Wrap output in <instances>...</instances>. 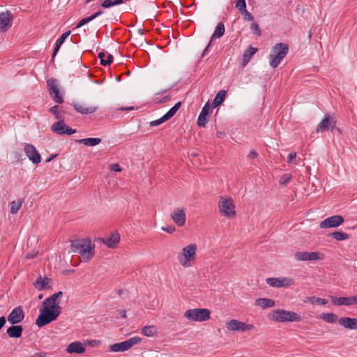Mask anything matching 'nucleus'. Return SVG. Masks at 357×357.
Segmentation results:
<instances>
[{
  "instance_id": "nucleus-1",
  "label": "nucleus",
  "mask_w": 357,
  "mask_h": 357,
  "mask_svg": "<svg viewBox=\"0 0 357 357\" xmlns=\"http://www.w3.org/2000/svg\"><path fill=\"white\" fill-rule=\"evenodd\" d=\"M62 291H58L45 299L40 307V314L36 320V324L41 328L56 320L61 312L59 298Z\"/></svg>"
},
{
  "instance_id": "nucleus-2",
  "label": "nucleus",
  "mask_w": 357,
  "mask_h": 357,
  "mask_svg": "<svg viewBox=\"0 0 357 357\" xmlns=\"http://www.w3.org/2000/svg\"><path fill=\"white\" fill-rule=\"evenodd\" d=\"M70 249L80 255L81 261L84 263L89 261L95 255V245L87 238L72 241Z\"/></svg>"
},
{
  "instance_id": "nucleus-3",
  "label": "nucleus",
  "mask_w": 357,
  "mask_h": 357,
  "mask_svg": "<svg viewBox=\"0 0 357 357\" xmlns=\"http://www.w3.org/2000/svg\"><path fill=\"white\" fill-rule=\"evenodd\" d=\"M197 250V245L195 243H190L183 247L177 255L180 265L184 268L191 267L196 259Z\"/></svg>"
},
{
  "instance_id": "nucleus-4",
  "label": "nucleus",
  "mask_w": 357,
  "mask_h": 357,
  "mask_svg": "<svg viewBox=\"0 0 357 357\" xmlns=\"http://www.w3.org/2000/svg\"><path fill=\"white\" fill-rule=\"evenodd\" d=\"M268 318L275 322H298L301 321V317L296 312L285 310H273L268 314Z\"/></svg>"
},
{
  "instance_id": "nucleus-5",
  "label": "nucleus",
  "mask_w": 357,
  "mask_h": 357,
  "mask_svg": "<svg viewBox=\"0 0 357 357\" xmlns=\"http://www.w3.org/2000/svg\"><path fill=\"white\" fill-rule=\"evenodd\" d=\"M289 52V45L287 43H276L271 49L269 55L270 66L275 68H277L282 59L287 56Z\"/></svg>"
},
{
  "instance_id": "nucleus-6",
  "label": "nucleus",
  "mask_w": 357,
  "mask_h": 357,
  "mask_svg": "<svg viewBox=\"0 0 357 357\" xmlns=\"http://www.w3.org/2000/svg\"><path fill=\"white\" fill-rule=\"evenodd\" d=\"M219 213L227 218L236 217L235 204L230 197H220L218 204Z\"/></svg>"
},
{
  "instance_id": "nucleus-7",
  "label": "nucleus",
  "mask_w": 357,
  "mask_h": 357,
  "mask_svg": "<svg viewBox=\"0 0 357 357\" xmlns=\"http://www.w3.org/2000/svg\"><path fill=\"white\" fill-rule=\"evenodd\" d=\"M211 311L206 308L190 309L185 312L184 317L192 321H204L210 319Z\"/></svg>"
},
{
  "instance_id": "nucleus-8",
  "label": "nucleus",
  "mask_w": 357,
  "mask_h": 357,
  "mask_svg": "<svg viewBox=\"0 0 357 357\" xmlns=\"http://www.w3.org/2000/svg\"><path fill=\"white\" fill-rule=\"evenodd\" d=\"M139 337H132L126 341L115 343L109 346V350L112 352H124L129 350L132 347L141 342Z\"/></svg>"
},
{
  "instance_id": "nucleus-9",
  "label": "nucleus",
  "mask_w": 357,
  "mask_h": 357,
  "mask_svg": "<svg viewBox=\"0 0 357 357\" xmlns=\"http://www.w3.org/2000/svg\"><path fill=\"white\" fill-rule=\"evenodd\" d=\"M226 328L230 331H250L255 328L253 324H246L237 319H231L226 322Z\"/></svg>"
},
{
  "instance_id": "nucleus-10",
  "label": "nucleus",
  "mask_w": 357,
  "mask_h": 357,
  "mask_svg": "<svg viewBox=\"0 0 357 357\" xmlns=\"http://www.w3.org/2000/svg\"><path fill=\"white\" fill-rule=\"evenodd\" d=\"M47 85L52 99L59 104L62 103L63 102V98L62 95L60 93L57 79L53 78L49 79L47 81Z\"/></svg>"
},
{
  "instance_id": "nucleus-11",
  "label": "nucleus",
  "mask_w": 357,
  "mask_h": 357,
  "mask_svg": "<svg viewBox=\"0 0 357 357\" xmlns=\"http://www.w3.org/2000/svg\"><path fill=\"white\" fill-rule=\"evenodd\" d=\"M266 282L271 287L281 288L294 284V280L288 277L268 278L266 280Z\"/></svg>"
},
{
  "instance_id": "nucleus-12",
  "label": "nucleus",
  "mask_w": 357,
  "mask_h": 357,
  "mask_svg": "<svg viewBox=\"0 0 357 357\" xmlns=\"http://www.w3.org/2000/svg\"><path fill=\"white\" fill-rule=\"evenodd\" d=\"M294 258L297 261H321L324 259V255L319 252H297Z\"/></svg>"
},
{
  "instance_id": "nucleus-13",
  "label": "nucleus",
  "mask_w": 357,
  "mask_h": 357,
  "mask_svg": "<svg viewBox=\"0 0 357 357\" xmlns=\"http://www.w3.org/2000/svg\"><path fill=\"white\" fill-rule=\"evenodd\" d=\"M51 130L53 132L60 135H71L76 132L75 129H73L70 127L66 125L63 119H62L61 121H58L57 122L54 123L51 127Z\"/></svg>"
},
{
  "instance_id": "nucleus-14",
  "label": "nucleus",
  "mask_w": 357,
  "mask_h": 357,
  "mask_svg": "<svg viewBox=\"0 0 357 357\" xmlns=\"http://www.w3.org/2000/svg\"><path fill=\"white\" fill-rule=\"evenodd\" d=\"M344 221V218L342 215H335L321 221L319 227L321 229L335 228L341 225Z\"/></svg>"
},
{
  "instance_id": "nucleus-15",
  "label": "nucleus",
  "mask_w": 357,
  "mask_h": 357,
  "mask_svg": "<svg viewBox=\"0 0 357 357\" xmlns=\"http://www.w3.org/2000/svg\"><path fill=\"white\" fill-rule=\"evenodd\" d=\"M336 126L335 119L329 114H326L322 121L317 125V132H323L325 130H333Z\"/></svg>"
},
{
  "instance_id": "nucleus-16",
  "label": "nucleus",
  "mask_w": 357,
  "mask_h": 357,
  "mask_svg": "<svg viewBox=\"0 0 357 357\" xmlns=\"http://www.w3.org/2000/svg\"><path fill=\"white\" fill-rule=\"evenodd\" d=\"M171 218L178 227H183L185 224L186 213L183 208H176L171 213Z\"/></svg>"
},
{
  "instance_id": "nucleus-17",
  "label": "nucleus",
  "mask_w": 357,
  "mask_h": 357,
  "mask_svg": "<svg viewBox=\"0 0 357 357\" xmlns=\"http://www.w3.org/2000/svg\"><path fill=\"white\" fill-rule=\"evenodd\" d=\"M24 151L26 155L33 164H38L40 162V155L33 145L31 144H25Z\"/></svg>"
},
{
  "instance_id": "nucleus-18",
  "label": "nucleus",
  "mask_w": 357,
  "mask_h": 357,
  "mask_svg": "<svg viewBox=\"0 0 357 357\" xmlns=\"http://www.w3.org/2000/svg\"><path fill=\"white\" fill-rule=\"evenodd\" d=\"M24 319V313L21 306H18L13 309L8 316V321L12 324H17Z\"/></svg>"
},
{
  "instance_id": "nucleus-19",
  "label": "nucleus",
  "mask_w": 357,
  "mask_h": 357,
  "mask_svg": "<svg viewBox=\"0 0 357 357\" xmlns=\"http://www.w3.org/2000/svg\"><path fill=\"white\" fill-rule=\"evenodd\" d=\"M13 15L10 11L0 13V32L6 31L11 26Z\"/></svg>"
},
{
  "instance_id": "nucleus-20",
  "label": "nucleus",
  "mask_w": 357,
  "mask_h": 357,
  "mask_svg": "<svg viewBox=\"0 0 357 357\" xmlns=\"http://www.w3.org/2000/svg\"><path fill=\"white\" fill-rule=\"evenodd\" d=\"M97 241L104 243L109 248H115L120 241V235L117 231H114L109 237L98 238Z\"/></svg>"
},
{
  "instance_id": "nucleus-21",
  "label": "nucleus",
  "mask_w": 357,
  "mask_h": 357,
  "mask_svg": "<svg viewBox=\"0 0 357 357\" xmlns=\"http://www.w3.org/2000/svg\"><path fill=\"white\" fill-rule=\"evenodd\" d=\"M211 112V106L208 102L206 103L203 107L197 119V126L199 127H205L208 121V115Z\"/></svg>"
},
{
  "instance_id": "nucleus-22",
  "label": "nucleus",
  "mask_w": 357,
  "mask_h": 357,
  "mask_svg": "<svg viewBox=\"0 0 357 357\" xmlns=\"http://www.w3.org/2000/svg\"><path fill=\"white\" fill-rule=\"evenodd\" d=\"M75 111L82 114H90L96 112L98 107L94 105H86L84 103L75 102L73 104Z\"/></svg>"
},
{
  "instance_id": "nucleus-23",
  "label": "nucleus",
  "mask_w": 357,
  "mask_h": 357,
  "mask_svg": "<svg viewBox=\"0 0 357 357\" xmlns=\"http://www.w3.org/2000/svg\"><path fill=\"white\" fill-rule=\"evenodd\" d=\"M333 303L336 305H352L357 304V296L339 297L333 298Z\"/></svg>"
},
{
  "instance_id": "nucleus-24",
  "label": "nucleus",
  "mask_w": 357,
  "mask_h": 357,
  "mask_svg": "<svg viewBox=\"0 0 357 357\" xmlns=\"http://www.w3.org/2000/svg\"><path fill=\"white\" fill-rule=\"evenodd\" d=\"M338 321L339 324L345 328L351 330L357 329V318L342 317Z\"/></svg>"
},
{
  "instance_id": "nucleus-25",
  "label": "nucleus",
  "mask_w": 357,
  "mask_h": 357,
  "mask_svg": "<svg viewBox=\"0 0 357 357\" xmlns=\"http://www.w3.org/2000/svg\"><path fill=\"white\" fill-rule=\"evenodd\" d=\"M225 29L224 24L222 22L218 23L215 31H214V33H213L212 37L211 38V40L209 41L208 45L206 46V47L205 48V50L204 51V54H205L206 52H207L208 48L211 45L212 40L215 38H219L222 37L225 33Z\"/></svg>"
},
{
  "instance_id": "nucleus-26",
  "label": "nucleus",
  "mask_w": 357,
  "mask_h": 357,
  "mask_svg": "<svg viewBox=\"0 0 357 357\" xmlns=\"http://www.w3.org/2000/svg\"><path fill=\"white\" fill-rule=\"evenodd\" d=\"M66 351L70 354H83L85 348L80 342H73L67 347Z\"/></svg>"
},
{
  "instance_id": "nucleus-27",
  "label": "nucleus",
  "mask_w": 357,
  "mask_h": 357,
  "mask_svg": "<svg viewBox=\"0 0 357 357\" xmlns=\"http://www.w3.org/2000/svg\"><path fill=\"white\" fill-rule=\"evenodd\" d=\"M23 332V328L22 326L20 325H13L12 326L9 327L6 333L10 337L13 338H18L22 336Z\"/></svg>"
},
{
  "instance_id": "nucleus-28",
  "label": "nucleus",
  "mask_w": 357,
  "mask_h": 357,
  "mask_svg": "<svg viewBox=\"0 0 357 357\" xmlns=\"http://www.w3.org/2000/svg\"><path fill=\"white\" fill-rule=\"evenodd\" d=\"M50 282L51 279L48 278H42L41 276H40L34 282L33 286L38 291H42L49 287V284L50 283Z\"/></svg>"
},
{
  "instance_id": "nucleus-29",
  "label": "nucleus",
  "mask_w": 357,
  "mask_h": 357,
  "mask_svg": "<svg viewBox=\"0 0 357 357\" xmlns=\"http://www.w3.org/2000/svg\"><path fill=\"white\" fill-rule=\"evenodd\" d=\"M257 49L250 46L243 53L242 66L245 67L250 61L252 56L257 52Z\"/></svg>"
},
{
  "instance_id": "nucleus-30",
  "label": "nucleus",
  "mask_w": 357,
  "mask_h": 357,
  "mask_svg": "<svg viewBox=\"0 0 357 357\" xmlns=\"http://www.w3.org/2000/svg\"><path fill=\"white\" fill-rule=\"evenodd\" d=\"M255 304L263 309H266L275 306V301L268 298H262L256 299Z\"/></svg>"
},
{
  "instance_id": "nucleus-31",
  "label": "nucleus",
  "mask_w": 357,
  "mask_h": 357,
  "mask_svg": "<svg viewBox=\"0 0 357 357\" xmlns=\"http://www.w3.org/2000/svg\"><path fill=\"white\" fill-rule=\"evenodd\" d=\"M76 142L79 144H82L85 146H94L99 144L101 142V139L98 137L84 138L77 139Z\"/></svg>"
},
{
  "instance_id": "nucleus-32",
  "label": "nucleus",
  "mask_w": 357,
  "mask_h": 357,
  "mask_svg": "<svg viewBox=\"0 0 357 357\" xmlns=\"http://www.w3.org/2000/svg\"><path fill=\"white\" fill-rule=\"evenodd\" d=\"M70 34V31H66L58 38V40H56V44H55V47L54 50L52 57H54L56 56L61 45L63 43L65 40L69 36Z\"/></svg>"
},
{
  "instance_id": "nucleus-33",
  "label": "nucleus",
  "mask_w": 357,
  "mask_h": 357,
  "mask_svg": "<svg viewBox=\"0 0 357 357\" xmlns=\"http://www.w3.org/2000/svg\"><path fill=\"white\" fill-rule=\"evenodd\" d=\"M142 333L146 337H153L158 334V330L155 326H146L142 328Z\"/></svg>"
},
{
  "instance_id": "nucleus-34",
  "label": "nucleus",
  "mask_w": 357,
  "mask_h": 357,
  "mask_svg": "<svg viewBox=\"0 0 357 357\" xmlns=\"http://www.w3.org/2000/svg\"><path fill=\"white\" fill-rule=\"evenodd\" d=\"M328 236L339 241H345L349 238L348 234L339 231L332 232Z\"/></svg>"
},
{
  "instance_id": "nucleus-35",
  "label": "nucleus",
  "mask_w": 357,
  "mask_h": 357,
  "mask_svg": "<svg viewBox=\"0 0 357 357\" xmlns=\"http://www.w3.org/2000/svg\"><path fill=\"white\" fill-rule=\"evenodd\" d=\"M49 112L55 116V118L59 121L63 119L64 112L59 108V106L55 105L49 109Z\"/></svg>"
},
{
  "instance_id": "nucleus-36",
  "label": "nucleus",
  "mask_w": 357,
  "mask_h": 357,
  "mask_svg": "<svg viewBox=\"0 0 357 357\" xmlns=\"http://www.w3.org/2000/svg\"><path fill=\"white\" fill-rule=\"evenodd\" d=\"M23 199H19L17 201H13L10 203V213L12 214H16L22 207Z\"/></svg>"
},
{
  "instance_id": "nucleus-37",
  "label": "nucleus",
  "mask_w": 357,
  "mask_h": 357,
  "mask_svg": "<svg viewBox=\"0 0 357 357\" xmlns=\"http://www.w3.org/2000/svg\"><path fill=\"white\" fill-rule=\"evenodd\" d=\"M181 105V102H178L174 105L165 114H164L166 119L168 121L173 117L177 111L179 109Z\"/></svg>"
},
{
  "instance_id": "nucleus-38",
  "label": "nucleus",
  "mask_w": 357,
  "mask_h": 357,
  "mask_svg": "<svg viewBox=\"0 0 357 357\" xmlns=\"http://www.w3.org/2000/svg\"><path fill=\"white\" fill-rule=\"evenodd\" d=\"M181 105V102H178L174 105L165 114H164L166 119L168 121L173 117L177 111L179 109Z\"/></svg>"
},
{
  "instance_id": "nucleus-39",
  "label": "nucleus",
  "mask_w": 357,
  "mask_h": 357,
  "mask_svg": "<svg viewBox=\"0 0 357 357\" xmlns=\"http://www.w3.org/2000/svg\"><path fill=\"white\" fill-rule=\"evenodd\" d=\"M98 58L100 59V63L102 66H108L112 62L113 56L110 54H108L107 55L106 60H102V57L106 56V54L105 52H100L98 53Z\"/></svg>"
},
{
  "instance_id": "nucleus-40",
  "label": "nucleus",
  "mask_w": 357,
  "mask_h": 357,
  "mask_svg": "<svg viewBox=\"0 0 357 357\" xmlns=\"http://www.w3.org/2000/svg\"><path fill=\"white\" fill-rule=\"evenodd\" d=\"M226 96V91L225 90L220 91L215 96L213 100L214 107H217L222 103L225 100Z\"/></svg>"
},
{
  "instance_id": "nucleus-41",
  "label": "nucleus",
  "mask_w": 357,
  "mask_h": 357,
  "mask_svg": "<svg viewBox=\"0 0 357 357\" xmlns=\"http://www.w3.org/2000/svg\"><path fill=\"white\" fill-rule=\"evenodd\" d=\"M123 3V0H105L101 4L104 8H109L110 7L119 5Z\"/></svg>"
},
{
  "instance_id": "nucleus-42",
  "label": "nucleus",
  "mask_w": 357,
  "mask_h": 357,
  "mask_svg": "<svg viewBox=\"0 0 357 357\" xmlns=\"http://www.w3.org/2000/svg\"><path fill=\"white\" fill-rule=\"evenodd\" d=\"M320 317L328 323H335L337 320V316L331 312L322 313Z\"/></svg>"
},
{
  "instance_id": "nucleus-43",
  "label": "nucleus",
  "mask_w": 357,
  "mask_h": 357,
  "mask_svg": "<svg viewBox=\"0 0 357 357\" xmlns=\"http://www.w3.org/2000/svg\"><path fill=\"white\" fill-rule=\"evenodd\" d=\"M312 303L317 304L318 305H324L328 303V301L321 298L312 297L311 298Z\"/></svg>"
},
{
  "instance_id": "nucleus-44",
  "label": "nucleus",
  "mask_w": 357,
  "mask_h": 357,
  "mask_svg": "<svg viewBox=\"0 0 357 357\" xmlns=\"http://www.w3.org/2000/svg\"><path fill=\"white\" fill-rule=\"evenodd\" d=\"M291 180V175L289 174H284L280 180V184L282 185H286Z\"/></svg>"
},
{
  "instance_id": "nucleus-45",
  "label": "nucleus",
  "mask_w": 357,
  "mask_h": 357,
  "mask_svg": "<svg viewBox=\"0 0 357 357\" xmlns=\"http://www.w3.org/2000/svg\"><path fill=\"white\" fill-rule=\"evenodd\" d=\"M167 120L166 119V118L165 117V116L163 115L161 118L157 119V120H155V121H152L149 123V125L151 127H155V126H158L160 124H162V123L167 121Z\"/></svg>"
},
{
  "instance_id": "nucleus-46",
  "label": "nucleus",
  "mask_w": 357,
  "mask_h": 357,
  "mask_svg": "<svg viewBox=\"0 0 357 357\" xmlns=\"http://www.w3.org/2000/svg\"><path fill=\"white\" fill-rule=\"evenodd\" d=\"M240 12L246 9V3L245 0H237L235 6Z\"/></svg>"
},
{
  "instance_id": "nucleus-47",
  "label": "nucleus",
  "mask_w": 357,
  "mask_h": 357,
  "mask_svg": "<svg viewBox=\"0 0 357 357\" xmlns=\"http://www.w3.org/2000/svg\"><path fill=\"white\" fill-rule=\"evenodd\" d=\"M240 13L243 15V17L245 20H248V21L253 20L254 17H253L252 15L250 12H248L246 9Z\"/></svg>"
},
{
  "instance_id": "nucleus-48",
  "label": "nucleus",
  "mask_w": 357,
  "mask_h": 357,
  "mask_svg": "<svg viewBox=\"0 0 357 357\" xmlns=\"http://www.w3.org/2000/svg\"><path fill=\"white\" fill-rule=\"evenodd\" d=\"M91 17L89 16L87 17H84L77 24L76 28H80L81 26H84V24L89 23L91 22Z\"/></svg>"
},
{
  "instance_id": "nucleus-49",
  "label": "nucleus",
  "mask_w": 357,
  "mask_h": 357,
  "mask_svg": "<svg viewBox=\"0 0 357 357\" xmlns=\"http://www.w3.org/2000/svg\"><path fill=\"white\" fill-rule=\"evenodd\" d=\"M161 229L169 234H173L176 231V228L174 226H164Z\"/></svg>"
},
{
  "instance_id": "nucleus-50",
  "label": "nucleus",
  "mask_w": 357,
  "mask_h": 357,
  "mask_svg": "<svg viewBox=\"0 0 357 357\" xmlns=\"http://www.w3.org/2000/svg\"><path fill=\"white\" fill-rule=\"evenodd\" d=\"M251 29L255 31L257 34L258 35H261V31H260V29H259V25L257 24V23L256 22H253L252 24H251Z\"/></svg>"
},
{
  "instance_id": "nucleus-51",
  "label": "nucleus",
  "mask_w": 357,
  "mask_h": 357,
  "mask_svg": "<svg viewBox=\"0 0 357 357\" xmlns=\"http://www.w3.org/2000/svg\"><path fill=\"white\" fill-rule=\"evenodd\" d=\"M110 169L114 172H119L121 171V168L118 163L112 164L110 166Z\"/></svg>"
},
{
  "instance_id": "nucleus-52",
  "label": "nucleus",
  "mask_w": 357,
  "mask_h": 357,
  "mask_svg": "<svg viewBox=\"0 0 357 357\" xmlns=\"http://www.w3.org/2000/svg\"><path fill=\"white\" fill-rule=\"evenodd\" d=\"M296 158V152L290 153L287 157V162L289 163H292L295 160Z\"/></svg>"
},
{
  "instance_id": "nucleus-53",
  "label": "nucleus",
  "mask_w": 357,
  "mask_h": 357,
  "mask_svg": "<svg viewBox=\"0 0 357 357\" xmlns=\"http://www.w3.org/2000/svg\"><path fill=\"white\" fill-rule=\"evenodd\" d=\"M257 157H258V153L257 151H255V150L250 151V152L248 155V158L250 159H255Z\"/></svg>"
},
{
  "instance_id": "nucleus-54",
  "label": "nucleus",
  "mask_w": 357,
  "mask_h": 357,
  "mask_svg": "<svg viewBox=\"0 0 357 357\" xmlns=\"http://www.w3.org/2000/svg\"><path fill=\"white\" fill-rule=\"evenodd\" d=\"M169 100H170V96H166L163 97L162 99L156 100V103L162 104V103L169 101Z\"/></svg>"
},
{
  "instance_id": "nucleus-55",
  "label": "nucleus",
  "mask_w": 357,
  "mask_h": 357,
  "mask_svg": "<svg viewBox=\"0 0 357 357\" xmlns=\"http://www.w3.org/2000/svg\"><path fill=\"white\" fill-rule=\"evenodd\" d=\"M103 13V11L102 10H99L96 13H95L94 14L90 15L89 17H91V21L94 19H96V17H99L100 15H101Z\"/></svg>"
},
{
  "instance_id": "nucleus-56",
  "label": "nucleus",
  "mask_w": 357,
  "mask_h": 357,
  "mask_svg": "<svg viewBox=\"0 0 357 357\" xmlns=\"http://www.w3.org/2000/svg\"><path fill=\"white\" fill-rule=\"evenodd\" d=\"M46 354L45 352H38L34 354L30 357H45Z\"/></svg>"
},
{
  "instance_id": "nucleus-57",
  "label": "nucleus",
  "mask_w": 357,
  "mask_h": 357,
  "mask_svg": "<svg viewBox=\"0 0 357 357\" xmlns=\"http://www.w3.org/2000/svg\"><path fill=\"white\" fill-rule=\"evenodd\" d=\"M6 321V319L5 317H0V330L2 328V327L5 325Z\"/></svg>"
},
{
  "instance_id": "nucleus-58",
  "label": "nucleus",
  "mask_w": 357,
  "mask_h": 357,
  "mask_svg": "<svg viewBox=\"0 0 357 357\" xmlns=\"http://www.w3.org/2000/svg\"><path fill=\"white\" fill-rule=\"evenodd\" d=\"M225 135V132L224 131H217L216 132V137L218 138H222Z\"/></svg>"
},
{
  "instance_id": "nucleus-59",
  "label": "nucleus",
  "mask_w": 357,
  "mask_h": 357,
  "mask_svg": "<svg viewBox=\"0 0 357 357\" xmlns=\"http://www.w3.org/2000/svg\"><path fill=\"white\" fill-rule=\"evenodd\" d=\"M134 109H135L134 107H127L119 108V110H121V111H132Z\"/></svg>"
},
{
  "instance_id": "nucleus-60",
  "label": "nucleus",
  "mask_w": 357,
  "mask_h": 357,
  "mask_svg": "<svg viewBox=\"0 0 357 357\" xmlns=\"http://www.w3.org/2000/svg\"><path fill=\"white\" fill-rule=\"evenodd\" d=\"M119 314L120 316L122 317V318H126V310H122L119 312Z\"/></svg>"
},
{
  "instance_id": "nucleus-61",
  "label": "nucleus",
  "mask_w": 357,
  "mask_h": 357,
  "mask_svg": "<svg viewBox=\"0 0 357 357\" xmlns=\"http://www.w3.org/2000/svg\"><path fill=\"white\" fill-rule=\"evenodd\" d=\"M36 256V254H33V255L28 254V255L26 256V258H27V259H33V258H34Z\"/></svg>"
},
{
  "instance_id": "nucleus-62",
  "label": "nucleus",
  "mask_w": 357,
  "mask_h": 357,
  "mask_svg": "<svg viewBox=\"0 0 357 357\" xmlns=\"http://www.w3.org/2000/svg\"><path fill=\"white\" fill-rule=\"evenodd\" d=\"M54 158V155H52V157L48 158L46 160V162H50L52 160V159Z\"/></svg>"
},
{
  "instance_id": "nucleus-63",
  "label": "nucleus",
  "mask_w": 357,
  "mask_h": 357,
  "mask_svg": "<svg viewBox=\"0 0 357 357\" xmlns=\"http://www.w3.org/2000/svg\"><path fill=\"white\" fill-rule=\"evenodd\" d=\"M93 0H86V3H89V2L92 1Z\"/></svg>"
}]
</instances>
